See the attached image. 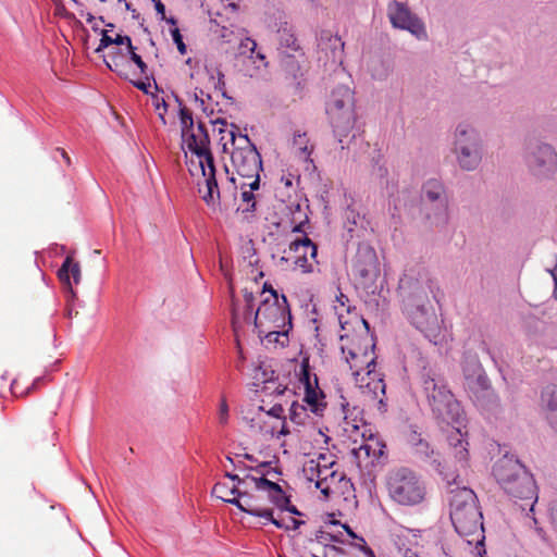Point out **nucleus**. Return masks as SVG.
Segmentation results:
<instances>
[{
  "label": "nucleus",
  "instance_id": "obj_25",
  "mask_svg": "<svg viewBox=\"0 0 557 557\" xmlns=\"http://www.w3.org/2000/svg\"><path fill=\"white\" fill-rule=\"evenodd\" d=\"M384 449L385 444L377 436L370 435L359 447L352 449V454L360 463L368 458L379 460L384 455Z\"/></svg>",
  "mask_w": 557,
  "mask_h": 557
},
{
  "label": "nucleus",
  "instance_id": "obj_3",
  "mask_svg": "<svg viewBox=\"0 0 557 557\" xmlns=\"http://www.w3.org/2000/svg\"><path fill=\"white\" fill-rule=\"evenodd\" d=\"M422 389L436 420L448 424L460 419L461 406L443 377L430 373L424 374Z\"/></svg>",
  "mask_w": 557,
  "mask_h": 557
},
{
  "label": "nucleus",
  "instance_id": "obj_42",
  "mask_svg": "<svg viewBox=\"0 0 557 557\" xmlns=\"http://www.w3.org/2000/svg\"><path fill=\"white\" fill-rule=\"evenodd\" d=\"M228 405L226 399L223 397L221 399L218 412L219 422L223 425L226 424L228 422Z\"/></svg>",
  "mask_w": 557,
  "mask_h": 557
},
{
  "label": "nucleus",
  "instance_id": "obj_17",
  "mask_svg": "<svg viewBox=\"0 0 557 557\" xmlns=\"http://www.w3.org/2000/svg\"><path fill=\"white\" fill-rule=\"evenodd\" d=\"M124 50L125 51L119 55H111V60H104L106 65L121 78L129 81L136 88L147 92L150 84L136 81L137 72L128 61V49L124 48Z\"/></svg>",
  "mask_w": 557,
  "mask_h": 557
},
{
  "label": "nucleus",
  "instance_id": "obj_34",
  "mask_svg": "<svg viewBox=\"0 0 557 557\" xmlns=\"http://www.w3.org/2000/svg\"><path fill=\"white\" fill-rule=\"evenodd\" d=\"M136 49L137 48L134 46H133V49H128V53H129L128 61L131 64L134 63L136 65V67H134L137 72L136 81H139L138 78L140 76L147 74L148 66L144 62L143 58L136 52Z\"/></svg>",
  "mask_w": 557,
  "mask_h": 557
},
{
  "label": "nucleus",
  "instance_id": "obj_45",
  "mask_svg": "<svg viewBox=\"0 0 557 557\" xmlns=\"http://www.w3.org/2000/svg\"><path fill=\"white\" fill-rule=\"evenodd\" d=\"M113 46L133 49L132 39L129 36L126 35L123 36L117 34L115 37H113Z\"/></svg>",
  "mask_w": 557,
  "mask_h": 557
},
{
  "label": "nucleus",
  "instance_id": "obj_16",
  "mask_svg": "<svg viewBox=\"0 0 557 557\" xmlns=\"http://www.w3.org/2000/svg\"><path fill=\"white\" fill-rule=\"evenodd\" d=\"M300 381L305 385L304 401L315 414H321L326 407L325 396L318 386V377L315 374L311 375L308 363L301 364Z\"/></svg>",
  "mask_w": 557,
  "mask_h": 557
},
{
  "label": "nucleus",
  "instance_id": "obj_58",
  "mask_svg": "<svg viewBox=\"0 0 557 557\" xmlns=\"http://www.w3.org/2000/svg\"><path fill=\"white\" fill-rule=\"evenodd\" d=\"M283 412V408L281 406H273L269 411L270 414L274 417H278Z\"/></svg>",
  "mask_w": 557,
  "mask_h": 557
},
{
  "label": "nucleus",
  "instance_id": "obj_47",
  "mask_svg": "<svg viewBox=\"0 0 557 557\" xmlns=\"http://www.w3.org/2000/svg\"><path fill=\"white\" fill-rule=\"evenodd\" d=\"M356 540L358 542L355 544V546L362 550L366 557H375L374 552L367 545L362 536H358Z\"/></svg>",
  "mask_w": 557,
  "mask_h": 557
},
{
  "label": "nucleus",
  "instance_id": "obj_50",
  "mask_svg": "<svg viewBox=\"0 0 557 557\" xmlns=\"http://www.w3.org/2000/svg\"><path fill=\"white\" fill-rule=\"evenodd\" d=\"M253 63H257L259 62V64L257 65V69H260L261 66L262 67H267L268 66V62L265 60V55L260 52V51H256L255 50V54H253V58L251 59Z\"/></svg>",
  "mask_w": 557,
  "mask_h": 557
},
{
  "label": "nucleus",
  "instance_id": "obj_33",
  "mask_svg": "<svg viewBox=\"0 0 557 557\" xmlns=\"http://www.w3.org/2000/svg\"><path fill=\"white\" fill-rule=\"evenodd\" d=\"M416 450L418 454L428 458L433 466L436 467V470L440 473H443L440 469L442 462L438 460V453H436L433 448H431L430 444L426 441L420 440L416 445Z\"/></svg>",
  "mask_w": 557,
  "mask_h": 557
},
{
  "label": "nucleus",
  "instance_id": "obj_59",
  "mask_svg": "<svg viewBox=\"0 0 557 557\" xmlns=\"http://www.w3.org/2000/svg\"><path fill=\"white\" fill-rule=\"evenodd\" d=\"M336 299L342 306H345V304L348 301V297L346 295H344L343 293H339V295L336 297Z\"/></svg>",
  "mask_w": 557,
  "mask_h": 557
},
{
  "label": "nucleus",
  "instance_id": "obj_32",
  "mask_svg": "<svg viewBox=\"0 0 557 557\" xmlns=\"http://www.w3.org/2000/svg\"><path fill=\"white\" fill-rule=\"evenodd\" d=\"M260 338L267 341L269 344H280L284 346L288 341V330L286 327H267L265 331L258 332Z\"/></svg>",
  "mask_w": 557,
  "mask_h": 557
},
{
  "label": "nucleus",
  "instance_id": "obj_53",
  "mask_svg": "<svg viewBox=\"0 0 557 557\" xmlns=\"http://www.w3.org/2000/svg\"><path fill=\"white\" fill-rule=\"evenodd\" d=\"M125 50H124V47H116V46H113L109 51L108 53L104 55V60H111V55H119L121 53H123Z\"/></svg>",
  "mask_w": 557,
  "mask_h": 557
},
{
  "label": "nucleus",
  "instance_id": "obj_29",
  "mask_svg": "<svg viewBox=\"0 0 557 557\" xmlns=\"http://www.w3.org/2000/svg\"><path fill=\"white\" fill-rule=\"evenodd\" d=\"M290 224L293 233H305V225L309 222L308 214L300 203H290Z\"/></svg>",
  "mask_w": 557,
  "mask_h": 557
},
{
  "label": "nucleus",
  "instance_id": "obj_6",
  "mask_svg": "<svg viewBox=\"0 0 557 557\" xmlns=\"http://www.w3.org/2000/svg\"><path fill=\"white\" fill-rule=\"evenodd\" d=\"M325 111L334 133L345 137L356 122L354 91L344 85L335 87L326 101Z\"/></svg>",
  "mask_w": 557,
  "mask_h": 557
},
{
  "label": "nucleus",
  "instance_id": "obj_4",
  "mask_svg": "<svg viewBox=\"0 0 557 557\" xmlns=\"http://www.w3.org/2000/svg\"><path fill=\"white\" fill-rule=\"evenodd\" d=\"M230 136L233 146L232 164L239 176L249 180V182L242 183L240 187L249 186L251 189H258L262 171L260 153L247 135L236 136L235 132L231 131Z\"/></svg>",
  "mask_w": 557,
  "mask_h": 557
},
{
  "label": "nucleus",
  "instance_id": "obj_40",
  "mask_svg": "<svg viewBox=\"0 0 557 557\" xmlns=\"http://www.w3.org/2000/svg\"><path fill=\"white\" fill-rule=\"evenodd\" d=\"M281 44L286 46L287 48H290L292 50H297L299 48L297 38L286 30H283L281 33Z\"/></svg>",
  "mask_w": 557,
  "mask_h": 557
},
{
  "label": "nucleus",
  "instance_id": "obj_35",
  "mask_svg": "<svg viewBox=\"0 0 557 557\" xmlns=\"http://www.w3.org/2000/svg\"><path fill=\"white\" fill-rule=\"evenodd\" d=\"M275 506L281 510H286L293 515L300 516L301 512L290 504L289 497L285 494V492L281 488L280 495L275 497Z\"/></svg>",
  "mask_w": 557,
  "mask_h": 557
},
{
  "label": "nucleus",
  "instance_id": "obj_55",
  "mask_svg": "<svg viewBox=\"0 0 557 557\" xmlns=\"http://www.w3.org/2000/svg\"><path fill=\"white\" fill-rule=\"evenodd\" d=\"M297 410H305V407H304V406H301V405H298V404H296V403H294V404L292 405V408H290V412H292V413H290V418H292V420H294V421H296L297 416H298Z\"/></svg>",
  "mask_w": 557,
  "mask_h": 557
},
{
  "label": "nucleus",
  "instance_id": "obj_13",
  "mask_svg": "<svg viewBox=\"0 0 557 557\" xmlns=\"http://www.w3.org/2000/svg\"><path fill=\"white\" fill-rule=\"evenodd\" d=\"M387 15L395 28L406 29L418 39L426 37L424 24L409 10V8L396 0L388 3Z\"/></svg>",
  "mask_w": 557,
  "mask_h": 557
},
{
  "label": "nucleus",
  "instance_id": "obj_9",
  "mask_svg": "<svg viewBox=\"0 0 557 557\" xmlns=\"http://www.w3.org/2000/svg\"><path fill=\"white\" fill-rule=\"evenodd\" d=\"M455 153L459 165L467 171L478 168L482 159L481 138L469 124H459L456 128Z\"/></svg>",
  "mask_w": 557,
  "mask_h": 557
},
{
  "label": "nucleus",
  "instance_id": "obj_10",
  "mask_svg": "<svg viewBox=\"0 0 557 557\" xmlns=\"http://www.w3.org/2000/svg\"><path fill=\"white\" fill-rule=\"evenodd\" d=\"M525 163L536 178H552L557 172V152L552 145L532 144L528 148Z\"/></svg>",
  "mask_w": 557,
  "mask_h": 557
},
{
  "label": "nucleus",
  "instance_id": "obj_62",
  "mask_svg": "<svg viewBox=\"0 0 557 557\" xmlns=\"http://www.w3.org/2000/svg\"><path fill=\"white\" fill-rule=\"evenodd\" d=\"M236 320H237V313H236V309L235 307L233 306V318H232V323H233V326L234 329L236 327Z\"/></svg>",
  "mask_w": 557,
  "mask_h": 557
},
{
  "label": "nucleus",
  "instance_id": "obj_1",
  "mask_svg": "<svg viewBox=\"0 0 557 557\" xmlns=\"http://www.w3.org/2000/svg\"><path fill=\"white\" fill-rule=\"evenodd\" d=\"M264 465L253 469L252 473H246L242 478V493L235 500V506L242 511L260 517L274 524L276 528H283V522L273 517V510L270 504L275 505V497L281 493V486L264 478L261 468Z\"/></svg>",
  "mask_w": 557,
  "mask_h": 557
},
{
  "label": "nucleus",
  "instance_id": "obj_27",
  "mask_svg": "<svg viewBox=\"0 0 557 557\" xmlns=\"http://www.w3.org/2000/svg\"><path fill=\"white\" fill-rule=\"evenodd\" d=\"M71 276L74 283L77 285L81 282V265L78 262H74L71 256H67L63 261L61 268L58 270V277L72 297H75V292L71 284Z\"/></svg>",
  "mask_w": 557,
  "mask_h": 557
},
{
  "label": "nucleus",
  "instance_id": "obj_43",
  "mask_svg": "<svg viewBox=\"0 0 557 557\" xmlns=\"http://www.w3.org/2000/svg\"><path fill=\"white\" fill-rule=\"evenodd\" d=\"M342 549L336 546H325L321 549V552L312 553V557H336Z\"/></svg>",
  "mask_w": 557,
  "mask_h": 557
},
{
  "label": "nucleus",
  "instance_id": "obj_20",
  "mask_svg": "<svg viewBox=\"0 0 557 557\" xmlns=\"http://www.w3.org/2000/svg\"><path fill=\"white\" fill-rule=\"evenodd\" d=\"M525 467L517 459L504 456L493 468L494 476L497 482L505 488L513 479L520 475Z\"/></svg>",
  "mask_w": 557,
  "mask_h": 557
},
{
  "label": "nucleus",
  "instance_id": "obj_11",
  "mask_svg": "<svg viewBox=\"0 0 557 557\" xmlns=\"http://www.w3.org/2000/svg\"><path fill=\"white\" fill-rule=\"evenodd\" d=\"M206 157L207 154L203 157L197 154L191 156L190 159L187 161V166L191 175L200 173L205 178L206 189L202 190L200 188L199 193L202 194L201 198L206 202V205L215 211L216 209L220 208V189L215 178V166L213 156L211 154V166H209V164H207V162L203 161Z\"/></svg>",
  "mask_w": 557,
  "mask_h": 557
},
{
  "label": "nucleus",
  "instance_id": "obj_31",
  "mask_svg": "<svg viewBox=\"0 0 557 557\" xmlns=\"http://www.w3.org/2000/svg\"><path fill=\"white\" fill-rule=\"evenodd\" d=\"M293 146L297 148L300 158H302L305 161L312 162L310 156L313 152L314 147L310 144L307 133H301L299 131L295 132L293 137Z\"/></svg>",
  "mask_w": 557,
  "mask_h": 557
},
{
  "label": "nucleus",
  "instance_id": "obj_60",
  "mask_svg": "<svg viewBox=\"0 0 557 557\" xmlns=\"http://www.w3.org/2000/svg\"><path fill=\"white\" fill-rule=\"evenodd\" d=\"M58 151L61 152V156H62L63 160L66 162L67 165H70L71 164V159H70L69 154L65 152V150L59 148Z\"/></svg>",
  "mask_w": 557,
  "mask_h": 557
},
{
  "label": "nucleus",
  "instance_id": "obj_39",
  "mask_svg": "<svg viewBox=\"0 0 557 557\" xmlns=\"http://www.w3.org/2000/svg\"><path fill=\"white\" fill-rule=\"evenodd\" d=\"M311 460L319 462L320 470L324 472L327 468H333L336 465L334 456L327 453H321L317 458H312Z\"/></svg>",
  "mask_w": 557,
  "mask_h": 557
},
{
  "label": "nucleus",
  "instance_id": "obj_26",
  "mask_svg": "<svg viewBox=\"0 0 557 557\" xmlns=\"http://www.w3.org/2000/svg\"><path fill=\"white\" fill-rule=\"evenodd\" d=\"M541 407L552 428L557 431V385L545 386L541 395Z\"/></svg>",
  "mask_w": 557,
  "mask_h": 557
},
{
  "label": "nucleus",
  "instance_id": "obj_56",
  "mask_svg": "<svg viewBox=\"0 0 557 557\" xmlns=\"http://www.w3.org/2000/svg\"><path fill=\"white\" fill-rule=\"evenodd\" d=\"M154 8H156L157 12L159 14H161V18L164 20L165 18V5L160 0H157V1H154Z\"/></svg>",
  "mask_w": 557,
  "mask_h": 557
},
{
  "label": "nucleus",
  "instance_id": "obj_37",
  "mask_svg": "<svg viewBox=\"0 0 557 557\" xmlns=\"http://www.w3.org/2000/svg\"><path fill=\"white\" fill-rule=\"evenodd\" d=\"M180 122H181L182 134L188 133V131H190V129L193 131V127H195L193 113L185 106H181V108H180Z\"/></svg>",
  "mask_w": 557,
  "mask_h": 557
},
{
  "label": "nucleus",
  "instance_id": "obj_23",
  "mask_svg": "<svg viewBox=\"0 0 557 557\" xmlns=\"http://www.w3.org/2000/svg\"><path fill=\"white\" fill-rule=\"evenodd\" d=\"M225 478L231 480V484L227 482H218L212 488V495L216 498L235 505V500L238 499L242 493V478L238 474L225 472Z\"/></svg>",
  "mask_w": 557,
  "mask_h": 557
},
{
  "label": "nucleus",
  "instance_id": "obj_21",
  "mask_svg": "<svg viewBox=\"0 0 557 557\" xmlns=\"http://www.w3.org/2000/svg\"><path fill=\"white\" fill-rule=\"evenodd\" d=\"M505 492L518 499H532L536 496V486L531 473L524 469L519 476L507 485Z\"/></svg>",
  "mask_w": 557,
  "mask_h": 557
},
{
  "label": "nucleus",
  "instance_id": "obj_46",
  "mask_svg": "<svg viewBox=\"0 0 557 557\" xmlns=\"http://www.w3.org/2000/svg\"><path fill=\"white\" fill-rule=\"evenodd\" d=\"M113 47V37L108 34L107 30L102 32V37L100 39V44L96 49V52H100L103 49H108L109 47Z\"/></svg>",
  "mask_w": 557,
  "mask_h": 557
},
{
  "label": "nucleus",
  "instance_id": "obj_15",
  "mask_svg": "<svg viewBox=\"0 0 557 557\" xmlns=\"http://www.w3.org/2000/svg\"><path fill=\"white\" fill-rule=\"evenodd\" d=\"M463 376L466 388L478 399L492 393L490 380L478 360L465 362Z\"/></svg>",
  "mask_w": 557,
  "mask_h": 557
},
{
  "label": "nucleus",
  "instance_id": "obj_63",
  "mask_svg": "<svg viewBox=\"0 0 557 557\" xmlns=\"http://www.w3.org/2000/svg\"><path fill=\"white\" fill-rule=\"evenodd\" d=\"M169 24L176 25V20L174 17L164 18Z\"/></svg>",
  "mask_w": 557,
  "mask_h": 557
},
{
  "label": "nucleus",
  "instance_id": "obj_49",
  "mask_svg": "<svg viewBox=\"0 0 557 557\" xmlns=\"http://www.w3.org/2000/svg\"><path fill=\"white\" fill-rule=\"evenodd\" d=\"M252 190L253 189L250 188V190H244L242 193L243 201L248 202V203L251 202L249 210H253L256 207L255 195H253Z\"/></svg>",
  "mask_w": 557,
  "mask_h": 557
},
{
  "label": "nucleus",
  "instance_id": "obj_18",
  "mask_svg": "<svg viewBox=\"0 0 557 557\" xmlns=\"http://www.w3.org/2000/svg\"><path fill=\"white\" fill-rule=\"evenodd\" d=\"M184 143L187 145L188 149L197 156H206L203 161L210 165L211 162V151H210V138L206 125L202 122H198L196 127H193V131H188V133L182 134Z\"/></svg>",
  "mask_w": 557,
  "mask_h": 557
},
{
  "label": "nucleus",
  "instance_id": "obj_2",
  "mask_svg": "<svg viewBox=\"0 0 557 557\" xmlns=\"http://www.w3.org/2000/svg\"><path fill=\"white\" fill-rule=\"evenodd\" d=\"M450 494V519L456 532L461 536L481 534L483 516L475 493L468 487H458Z\"/></svg>",
  "mask_w": 557,
  "mask_h": 557
},
{
  "label": "nucleus",
  "instance_id": "obj_48",
  "mask_svg": "<svg viewBox=\"0 0 557 557\" xmlns=\"http://www.w3.org/2000/svg\"><path fill=\"white\" fill-rule=\"evenodd\" d=\"M32 387H27L25 391L21 389L20 382L17 380H14L11 384V392L16 397L25 396L29 393Z\"/></svg>",
  "mask_w": 557,
  "mask_h": 557
},
{
  "label": "nucleus",
  "instance_id": "obj_51",
  "mask_svg": "<svg viewBox=\"0 0 557 557\" xmlns=\"http://www.w3.org/2000/svg\"><path fill=\"white\" fill-rule=\"evenodd\" d=\"M305 524V521L298 520L295 518H289V522L287 524L283 523V528L285 530H297L300 528V525Z\"/></svg>",
  "mask_w": 557,
  "mask_h": 557
},
{
  "label": "nucleus",
  "instance_id": "obj_14",
  "mask_svg": "<svg viewBox=\"0 0 557 557\" xmlns=\"http://www.w3.org/2000/svg\"><path fill=\"white\" fill-rule=\"evenodd\" d=\"M345 361L349 366L352 376L356 380V383L359 384L360 387L366 385L370 386L371 381H374L377 377L375 373V355L374 352L361 354L360 355H346L344 356Z\"/></svg>",
  "mask_w": 557,
  "mask_h": 557
},
{
  "label": "nucleus",
  "instance_id": "obj_8",
  "mask_svg": "<svg viewBox=\"0 0 557 557\" xmlns=\"http://www.w3.org/2000/svg\"><path fill=\"white\" fill-rule=\"evenodd\" d=\"M405 311L411 323L426 337H435L438 331V319L425 293H416L404 300Z\"/></svg>",
  "mask_w": 557,
  "mask_h": 557
},
{
  "label": "nucleus",
  "instance_id": "obj_36",
  "mask_svg": "<svg viewBox=\"0 0 557 557\" xmlns=\"http://www.w3.org/2000/svg\"><path fill=\"white\" fill-rule=\"evenodd\" d=\"M302 472H304L305 478L308 481L314 482L317 484V482H318V480H319V478L321 475V470L319 468V462L312 461L311 459L308 460L304 465Z\"/></svg>",
  "mask_w": 557,
  "mask_h": 557
},
{
  "label": "nucleus",
  "instance_id": "obj_7",
  "mask_svg": "<svg viewBox=\"0 0 557 557\" xmlns=\"http://www.w3.org/2000/svg\"><path fill=\"white\" fill-rule=\"evenodd\" d=\"M263 289L269 290L270 296L262 300L255 313L253 323L257 331H265L267 327L273 330V327L290 325V313L285 296H282L280 300L276 290L272 286L268 288L267 283Z\"/></svg>",
  "mask_w": 557,
  "mask_h": 557
},
{
  "label": "nucleus",
  "instance_id": "obj_24",
  "mask_svg": "<svg viewBox=\"0 0 557 557\" xmlns=\"http://www.w3.org/2000/svg\"><path fill=\"white\" fill-rule=\"evenodd\" d=\"M354 273L361 278L364 286L368 283H373L380 273L375 253L369 251L364 257H358L354 264Z\"/></svg>",
  "mask_w": 557,
  "mask_h": 557
},
{
  "label": "nucleus",
  "instance_id": "obj_54",
  "mask_svg": "<svg viewBox=\"0 0 557 557\" xmlns=\"http://www.w3.org/2000/svg\"><path fill=\"white\" fill-rule=\"evenodd\" d=\"M315 539L319 541V542H322V541H335V536L331 535L330 533H325L323 531H318L317 534H315Z\"/></svg>",
  "mask_w": 557,
  "mask_h": 557
},
{
  "label": "nucleus",
  "instance_id": "obj_57",
  "mask_svg": "<svg viewBox=\"0 0 557 557\" xmlns=\"http://www.w3.org/2000/svg\"><path fill=\"white\" fill-rule=\"evenodd\" d=\"M218 87L220 89L225 87L224 74L221 71H218Z\"/></svg>",
  "mask_w": 557,
  "mask_h": 557
},
{
  "label": "nucleus",
  "instance_id": "obj_28",
  "mask_svg": "<svg viewBox=\"0 0 557 557\" xmlns=\"http://www.w3.org/2000/svg\"><path fill=\"white\" fill-rule=\"evenodd\" d=\"M423 195L431 202H438L441 208L446 210V199L444 197V187L437 180H430L423 186Z\"/></svg>",
  "mask_w": 557,
  "mask_h": 557
},
{
  "label": "nucleus",
  "instance_id": "obj_22",
  "mask_svg": "<svg viewBox=\"0 0 557 557\" xmlns=\"http://www.w3.org/2000/svg\"><path fill=\"white\" fill-rule=\"evenodd\" d=\"M341 350L346 355H360L374 352L373 339L368 334H352L341 336Z\"/></svg>",
  "mask_w": 557,
  "mask_h": 557
},
{
  "label": "nucleus",
  "instance_id": "obj_52",
  "mask_svg": "<svg viewBox=\"0 0 557 557\" xmlns=\"http://www.w3.org/2000/svg\"><path fill=\"white\" fill-rule=\"evenodd\" d=\"M243 292L247 311L250 312L252 310L253 294L252 292H248L247 288H245Z\"/></svg>",
  "mask_w": 557,
  "mask_h": 557
},
{
  "label": "nucleus",
  "instance_id": "obj_38",
  "mask_svg": "<svg viewBox=\"0 0 557 557\" xmlns=\"http://www.w3.org/2000/svg\"><path fill=\"white\" fill-rule=\"evenodd\" d=\"M257 44L253 39L246 37L240 40L238 52L239 54L247 55L249 59L253 58Z\"/></svg>",
  "mask_w": 557,
  "mask_h": 557
},
{
  "label": "nucleus",
  "instance_id": "obj_44",
  "mask_svg": "<svg viewBox=\"0 0 557 557\" xmlns=\"http://www.w3.org/2000/svg\"><path fill=\"white\" fill-rule=\"evenodd\" d=\"M219 38L224 42H232L235 38V33L233 29L222 26L219 30H216Z\"/></svg>",
  "mask_w": 557,
  "mask_h": 557
},
{
  "label": "nucleus",
  "instance_id": "obj_19",
  "mask_svg": "<svg viewBox=\"0 0 557 557\" xmlns=\"http://www.w3.org/2000/svg\"><path fill=\"white\" fill-rule=\"evenodd\" d=\"M447 442L448 457L453 458L456 465H459L461 468H466L469 460V443L467 441V434L462 433L460 429H453L447 436Z\"/></svg>",
  "mask_w": 557,
  "mask_h": 557
},
{
  "label": "nucleus",
  "instance_id": "obj_41",
  "mask_svg": "<svg viewBox=\"0 0 557 557\" xmlns=\"http://www.w3.org/2000/svg\"><path fill=\"white\" fill-rule=\"evenodd\" d=\"M171 35H172L173 41L175 42L180 53L185 54L187 49H186V45L183 41V36H182L180 29L177 27L173 28L171 30Z\"/></svg>",
  "mask_w": 557,
  "mask_h": 557
},
{
  "label": "nucleus",
  "instance_id": "obj_64",
  "mask_svg": "<svg viewBox=\"0 0 557 557\" xmlns=\"http://www.w3.org/2000/svg\"><path fill=\"white\" fill-rule=\"evenodd\" d=\"M406 557H418V556H417V554L412 553L411 550H407Z\"/></svg>",
  "mask_w": 557,
  "mask_h": 557
},
{
  "label": "nucleus",
  "instance_id": "obj_12",
  "mask_svg": "<svg viewBox=\"0 0 557 557\" xmlns=\"http://www.w3.org/2000/svg\"><path fill=\"white\" fill-rule=\"evenodd\" d=\"M284 253L280 262L292 261L302 273H312L318 264V247L308 236L293 240Z\"/></svg>",
  "mask_w": 557,
  "mask_h": 557
},
{
  "label": "nucleus",
  "instance_id": "obj_61",
  "mask_svg": "<svg viewBox=\"0 0 557 557\" xmlns=\"http://www.w3.org/2000/svg\"><path fill=\"white\" fill-rule=\"evenodd\" d=\"M343 528L345 529V531L347 532V534L352 537V539H357L358 535L347 525V524H343Z\"/></svg>",
  "mask_w": 557,
  "mask_h": 557
},
{
  "label": "nucleus",
  "instance_id": "obj_5",
  "mask_svg": "<svg viewBox=\"0 0 557 557\" xmlns=\"http://www.w3.org/2000/svg\"><path fill=\"white\" fill-rule=\"evenodd\" d=\"M386 488L389 497L401 506L420 505L426 496V487L421 476L406 467L388 472Z\"/></svg>",
  "mask_w": 557,
  "mask_h": 557
},
{
  "label": "nucleus",
  "instance_id": "obj_30",
  "mask_svg": "<svg viewBox=\"0 0 557 557\" xmlns=\"http://www.w3.org/2000/svg\"><path fill=\"white\" fill-rule=\"evenodd\" d=\"M342 479L343 475L338 474L336 470L327 468L325 472L321 471V475L317 482V488L320 490L325 498H327L332 493L333 483L341 481Z\"/></svg>",
  "mask_w": 557,
  "mask_h": 557
}]
</instances>
